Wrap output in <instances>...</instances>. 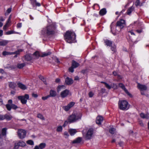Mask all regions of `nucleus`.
<instances>
[{
    "instance_id": "f257e3e1",
    "label": "nucleus",
    "mask_w": 149,
    "mask_h": 149,
    "mask_svg": "<svg viewBox=\"0 0 149 149\" xmlns=\"http://www.w3.org/2000/svg\"><path fill=\"white\" fill-rule=\"evenodd\" d=\"M125 26V20L123 19H120L118 21L116 24L117 26L119 27L120 29H123ZM113 22H112L110 25L111 32L114 35H115L119 31V30L117 29L116 28L115 29L114 28Z\"/></svg>"
},
{
    "instance_id": "f03ea898",
    "label": "nucleus",
    "mask_w": 149,
    "mask_h": 149,
    "mask_svg": "<svg viewBox=\"0 0 149 149\" xmlns=\"http://www.w3.org/2000/svg\"><path fill=\"white\" fill-rule=\"evenodd\" d=\"M55 30V26L53 24H51L44 28L42 31L41 33L44 36H49L54 34Z\"/></svg>"
},
{
    "instance_id": "7ed1b4c3",
    "label": "nucleus",
    "mask_w": 149,
    "mask_h": 149,
    "mask_svg": "<svg viewBox=\"0 0 149 149\" xmlns=\"http://www.w3.org/2000/svg\"><path fill=\"white\" fill-rule=\"evenodd\" d=\"M64 37L65 41L68 43H70L75 42L76 35L74 32L72 31L66 32Z\"/></svg>"
},
{
    "instance_id": "20e7f679",
    "label": "nucleus",
    "mask_w": 149,
    "mask_h": 149,
    "mask_svg": "<svg viewBox=\"0 0 149 149\" xmlns=\"http://www.w3.org/2000/svg\"><path fill=\"white\" fill-rule=\"evenodd\" d=\"M82 114L80 113L72 114L68 118V121L70 123H74L81 118Z\"/></svg>"
},
{
    "instance_id": "39448f33",
    "label": "nucleus",
    "mask_w": 149,
    "mask_h": 149,
    "mask_svg": "<svg viewBox=\"0 0 149 149\" xmlns=\"http://www.w3.org/2000/svg\"><path fill=\"white\" fill-rule=\"evenodd\" d=\"M128 102L125 100H120L118 102L119 108L122 110H126L128 109Z\"/></svg>"
},
{
    "instance_id": "423d86ee",
    "label": "nucleus",
    "mask_w": 149,
    "mask_h": 149,
    "mask_svg": "<svg viewBox=\"0 0 149 149\" xmlns=\"http://www.w3.org/2000/svg\"><path fill=\"white\" fill-rule=\"evenodd\" d=\"M12 102L13 101L12 100H9L8 101V104H6V107L8 111H10L11 109L15 110L18 108L17 106L12 104Z\"/></svg>"
},
{
    "instance_id": "0eeeda50",
    "label": "nucleus",
    "mask_w": 149,
    "mask_h": 149,
    "mask_svg": "<svg viewBox=\"0 0 149 149\" xmlns=\"http://www.w3.org/2000/svg\"><path fill=\"white\" fill-rule=\"evenodd\" d=\"M18 99L20 100L22 103L23 104H26L27 102V100L29 99V95L25 94L24 96H19L17 97Z\"/></svg>"
},
{
    "instance_id": "6e6552de",
    "label": "nucleus",
    "mask_w": 149,
    "mask_h": 149,
    "mask_svg": "<svg viewBox=\"0 0 149 149\" xmlns=\"http://www.w3.org/2000/svg\"><path fill=\"white\" fill-rule=\"evenodd\" d=\"M17 133L18 137L20 139H23L26 137V132L23 129H19L17 131Z\"/></svg>"
},
{
    "instance_id": "1a4fd4ad",
    "label": "nucleus",
    "mask_w": 149,
    "mask_h": 149,
    "mask_svg": "<svg viewBox=\"0 0 149 149\" xmlns=\"http://www.w3.org/2000/svg\"><path fill=\"white\" fill-rule=\"evenodd\" d=\"M93 128L89 129L87 131L85 138L86 139H89L91 138L93 133Z\"/></svg>"
},
{
    "instance_id": "9d476101",
    "label": "nucleus",
    "mask_w": 149,
    "mask_h": 149,
    "mask_svg": "<svg viewBox=\"0 0 149 149\" xmlns=\"http://www.w3.org/2000/svg\"><path fill=\"white\" fill-rule=\"evenodd\" d=\"M74 104V102H71L69 103L67 106H63V108L65 111H68L72 108Z\"/></svg>"
},
{
    "instance_id": "9b49d317",
    "label": "nucleus",
    "mask_w": 149,
    "mask_h": 149,
    "mask_svg": "<svg viewBox=\"0 0 149 149\" xmlns=\"http://www.w3.org/2000/svg\"><path fill=\"white\" fill-rule=\"evenodd\" d=\"M103 120V117L101 116H98L96 118V122L97 124L100 125L101 124Z\"/></svg>"
},
{
    "instance_id": "f8f14e48",
    "label": "nucleus",
    "mask_w": 149,
    "mask_h": 149,
    "mask_svg": "<svg viewBox=\"0 0 149 149\" xmlns=\"http://www.w3.org/2000/svg\"><path fill=\"white\" fill-rule=\"evenodd\" d=\"M137 87L141 91H146L147 89V87L145 85L141 84L139 83L138 84Z\"/></svg>"
},
{
    "instance_id": "ddd939ff",
    "label": "nucleus",
    "mask_w": 149,
    "mask_h": 149,
    "mask_svg": "<svg viewBox=\"0 0 149 149\" xmlns=\"http://www.w3.org/2000/svg\"><path fill=\"white\" fill-rule=\"evenodd\" d=\"M119 86L123 89L125 92L129 96H132V95L128 92L127 90L125 88L124 85L122 83H120L118 84Z\"/></svg>"
},
{
    "instance_id": "4468645a",
    "label": "nucleus",
    "mask_w": 149,
    "mask_h": 149,
    "mask_svg": "<svg viewBox=\"0 0 149 149\" xmlns=\"http://www.w3.org/2000/svg\"><path fill=\"white\" fill-rule=\"evenodd\" d=\"M101 83L104 84L105 87L108 89H110L111 88L114 87V83H111L110 85H109L108 83L104 82L102 81Z\"/></svg>"
},
{
    "instance_id": "2eb2a0df",
    "label": "nucleus",
    "mask_w": 149,
    "mask_h": 149,
    "mask_svg": "<svg viewBox=\"0 0 149 149\" xmlns=\"http://www.w3.org/2000/svg\"><path fill=\"white\" fill-rule=\"evenodd\" d=\"M69 91L68 90H65L62 92L61 93V97L63 98H64L66 97L69 94Z\"/></svg>"
},
{
    "instance_id": "dca6fc26",
    "label": "nucleus",
    "mask_w": 149,
    "mask_h": 149,
    "mask_svg": "<svg viewBox=\"0 0 149 149\" xmlns=\"http://www.w3.org/2000/svg\"><path fill=\"white\" fill-rule=\"evenodd\" d=\"M65 82L66 84L70 85L73 83V81L71 78L67 77L65 79Z\"/></svg>"
},
{
    "instance_id": "f3484780",
    "label": "nucleus",
    "mask_w": 149,
    "mask_h": 149,
    "mask_svg": "<svg viewBox=\"0 0 149 149\" xmlns=\"http://www.w3.org/2000/svg\"><path fill=\"white\" fill-rule=\"evenodd\" d=\"M7 130L6 128H4L2 129L1 131V135L2 136L5 137L6 134V132Z\"/></svg>"
},
{
    "instance_id": "a211bd4d",
    "label": "nucleus",
    "mask_w": 149,
    "mask_h": 149,
    "mask_svg": "<svg viewBox=\"0 0 149 149\" xmlns=\"http://www.w3.org/2000/svg\"><path fill=\"white\" fill-rule=\"evenodd\" d=\"M17 85L18 86V87L20 88L21 89L23 90H25L27 88L26 86H25V85L23 84L22 83L19 82L17 83Z\"/></svg>"
},
{
    "instance_id": "6ab92c4d",
    "label": "nucleus",
    "mask_w": 149,
    "mask_h": 149,
    "mask_svg": "<svg viewBox=\"0 0 149 149\" xmlns=\"http://www.w3.org/2000/svg\"><path fill=\"white\" fill-rule=\"evenodd\" d=\"M69 132L71 136H73L77 132V131L75 129H69Z\"/></svg>"
},
{
    "instance_id": "aec40b11",
    "label": "nucleus",
    "mask_w": 149,
    "mask_h": 149,
    "mask_svg": "<svg viewBox=\"0 0 149 149\" xmlns=\"http://www.w3.org/2000/svg\"><path fill=\"white\" fill-rule=\"evenodd\" d=\"M134 8L133 6H131L127 10V13L128 15H130L132 12L134 10Z\"/></svg>"
},
{
    "instance_id": "412c9836",
    "label": "nucleus",
    "mask_w": 149,
    "mask_h": 149,
    "mask_svg": "<svg viewBox=\"0 0 149 149\" xmlns=\"http://www.w3.org/2000/svg\"><path fill=\"white\" fill-rule=\"evenodd\" d=\"M56 95V92L53 90H51L50 91L49 95V97H54Z\"/></svg>"
},
{
    "instance_id": "4be33fe9",
    "label": "nucleus",
    "mask_w": 149,
    "mask_h": 149,
    "mask_svg": "<svg viewBox=\"0 0 149 149\" xmlns=\"http://www.w3.org/2000/svg\"><path fill=\"white\" fill-rule=\"evenodd\" d=\"M106 13V10L105 8H103L101 9L99 12L100 14L102 16H103L105 15Z\"/></svg>"
},
{
    "instance_id": "5701e85b",
    "label": "nucleus",
    "mask_w": 149,
    "mask_h": 149,
    "mask_svg": "<svg viewBox=\"0 0 149 149\" xmlns=\"http://www.w3.org/2000/svg\"><path fill=\"white\" fill-rule=\"evenodd\" d=\"M79 64L74 61H73L72 62V66L74 68H76L79 66Z\"/></svg>"
},
{
    "instance_id": "b1692460",
    "label": "nucleus",
    "mask_w": 149,
    "mask_h": 149,
    "mask_svg": "<svg viewBox=\"0 0 149 149\" xmlns=\"http://www.w3.org/2000/svg\"><path fill=\"white\" fill-rule=\"evenodd\" d=\"M81 140L82 138L80 137H79L73 141L72 143H79L81 141Z\"/></svg>"
},
{
    "instance_id": "393cba45",
    "label": "nucleus",
    "mask_w": 149,
    "mask_h": 149,
    "mask_svg": "<svg viewBox=\"0 0 149 149\" xmlns=\"http://www.w3.org/2000/svg\"><path fill=\"white\" fill-rule=\"evenodd\" d=\"M140 116L143 118H146L148 119L149 117L148 114H145L143 113H141L140 114Z\"/></svg>"
},
{
    "instance_id": "a878e982",
    "label": "nucleus",
    "mask_w": 149,
    "mask_h": 149,
    "mask_svg": "<svg viewBox=\"0 0 149 149\" xmlns=\"http://www.w3.org/2000/svg\"><path fill=\"white\" fill-rule=\"evenodd\" d=\"M25 59L27 61H31L32 58L31 56L29 54H26L25 56Z\"/></svg>"
},
{
    "instance_id": "bb28decb",
    "label": "nucleus",
    "mask_w": 149,
    "mask_h": 149,
    "mask_svg": "<svg viewBox=\"0 0 149 149\" xmlns=\"http://www.w3.org/2000/svg\"><path fill=\"white\" fill-rule=\"evenodd\" d=\"M8 41L6 40H2L1 41V45L5 46L8 43Z\"/></svg>"
},
{
    "instance_id": "cd10ccee",
    "label": "nucleus",
    "mask_w": 149,
    "mask_h": 149,
    "mask_svg": "<svg viewBox=\"0 0 149 149\" xmlns=\"http://www.w3.org/2000/svg\"><path fill=\"white\" fill-rule=\"evenodd\" d=\"M51 54V52H45L42 53V55L40 56L42 57H43L50 55Z\"/></svg>"
},
{
    "instance_id": "c85d7f7f",
    "label": "nucleus",
    "mask_w": 149,
    "mask_h": 149,
    "mask_svg": "<svg viewBox=\"0 0 149 149\" xmlns=\"http://www.w3.org/2000/svg\"><path fill=\"white\" fill-rule=\"evenodd\" d=\"M104 42L106 45L108 46H111L112 44V42L109 40H104Z\"/></svg>"
},
{
    "instance_id": "c756f323",
    "label": "nucleus",
    "mask_w": 149,
    "mask_h": 149,
    "mask_svg": "<svg viewBox=\"0 0 149 149\" xmlns=\"http://www.w3.org/2000/svg\"><path fill=\"white\" fill-rule=\"evenodd\" d=\"M16 84L14 82H10L9 83V86L10 88H15L16 86Z\"/></svg>"
},
{
    "instance_id": "7c9ffc66",
    "label": "nucleus",
    "mask_w": 149,
    "mask_h": 149,
    "mask_svg": "<svg viewBox=\"0 0 149 149\" xmlns=\"http://www.w3.org/2000/svg\"><path fill=\"white\" fill-rule=\"evenodd\" d=\"M33 55L34 57V58L37 59V58L39 56V53L38 52L36 51L34 52L33 54Z\"/></svg>"
},
{
    "instance_id": "2f4dec72",
    "label": "nucleus",
    "mask_w": 149,
    "mask_h": 149,
    "mask_svg": "<svg viewBox=\"0 0 149 149\" xmlns=\"http://www.w3.org/2000/svg\"><path fill=\"white\" fill-rule=\"evenodd\" d=\"M46 144L45 143H40L39 145V147L40 149H42L44 148L46 146Z\"/></svg>"
},
{
    "instance_id": "473e14b6",
    "label": "nucleus",
    "mask_w": 149,
    "mask_h": 149,
    "mask_svg": "<svg viewBox=\"0 0 149 149\" xmlns=\"http://www.w3.org/2000/svg\"><path fill=\"white\" fill-rule=\"evenodd\" d=\"M17 143L19 146H24L25 145V143L23 141H19Z\"/></svg>"
},
{
    "instance_id": "72a5a7b5",
    "label": "nucleus",
    "mask_w": 149,
    "mask_h": 149,
    "mask_svg": "<svg viewBox=\"0 0 149 149\" xmlns=\"http://www.w3.org/2000/svg\"><path fill=\"white\" fill-rule=\"evenodd\" d=\"M6 119L7 120H10L13 118V117L12 116L7 114H5Z\"/></svg>"
},
{
    "instance_id": "f704fd0d",
    "label": "nucleus",
    "mask_w": 149,
    "mask_h": 149,
    "mask_svg": "<svg viewBox=\"0 0 149 149\" xmlns=\"http://www.w3.org/2000/svg\"><path fill=\"white\" fill-rule=\"evenodd\" d=\"M18 32H15L13 31H7L5 32V34L6 35H10L13 33H18Z\"/></svg>"
},
{
    "instance_id": "c9c22d12",
    "label": "nucleus",
    "mask_w": 149,
    "mask_h": 149,
    "mask_svg": "<svg viewBox=\"0 0 149 149\" xmlns=\"http://www.w3.org/2000/svg\"><path fill=\"white\" fill-rule=\"evenodd\" d=\"M65 87L64 85L59 86L58 87L57 91L58 92L60 91L62 89L65 88Z\"/></svg>"
},
{
    "instance_id": "e433bc0d",
    "label": "nucleus",
    "mask_w": 149,
    "mask_h": 149,
    "mask_svg": "<svg viewBox=\"0 0 149 149\" xmlns=\"http://www.w3.org/2000/svg\"><path fill=\"white\" fill-rule=\"evenodd\" d=\"M25 64L24 63L18 64H17V67L19 69H21L22 68L24 67L25 66Z\"/></svg>"
},
{
    "instance_id": "4c0bfd02",
    "label": "nucleus",
    "mask_w": 149,
    "mask_h": 149,
    "mask_svg": "<svg viewBox=\"0 0 149 149\" xmlns=\"http://www.w3.org/2000/svg\"><path fill=\"white\" fill-rule=\"evenodd\" d=\"M22 49H19L18 50L16 51L15 52H11L12 54H16L17 55L19 54V53L20 52H22Z\"/></svg>"
},
{
    "instance_id": "58836bf2",
    "label": "nucleus",
    "mask_w": 149,
    "mask_h": 149,
    "mask_svg": "<svg viewBox=\"0 0 149 149\" xmlns=\"http://www.w3.org/2000/svg\"><path fill=\"white\" fill-rule=\"evenodd\" d=\"M2 54L3 56L11 55H12V53L11 52H7L6 51H4L3 52Z\"/></svg>"
},
{
    "instance_id": "ea45409f",
    "label": "nucleus",
    "mask_w": 149,
    "mask_h": 149,
    "mask_svg": "<svg viewBox=\"0 0 149 149\" xmlns=\"http://www.w3.org/2000/svg\"><path fill=\"white\" fill-rule=\"evenodd\" d=\"M26 143L29 145H34V142L32 140H29L26 141Z\"/></svg>"
},
{
    "instance_id": "a19ab883",
    "label": "nucleus",
    "mask_w": 149,
    "mask_h": 149,
    "mask_svg": "<svg viewBox=\"0 0 149 149\" xmlns=\"http://www.w3.org/2000/svg\"><path fill=\"white\" fill-rule=\"evenodd\" d=\"M135 5L136 6H141V4L140 3L139 0H137L135 2Z\"/></svg>"
},
{
    "instance_id": "79ce46f5",
    "label": "nucleus",
    "mask_w": 149,
    "mask_h": 149,
    "mask_svg": "<svg viewBox=\"0 0 149 149\" xmlns=\"http://www.w3.org/2000/svg\"><path fill=\"white\" fill-rule=\"evenodd\" d=\"M62 127L61 126H60L58 127L56 131L58 132H61L62 130Z\"/></svg>"
},
{
    "instance_id": "37998d69",
    "label": "nucleus",
    "mask_w": 149,
    "mask_h": 149,
    "mask_svg": "<svg viewBox=\"0 0 149 149\" xmlns=\"http://www.w3.org/2000/svg\"><path fill=\"white\" fill-rule=\"evenodd\" d=\"M115 129L114 128H111L109 130V132L110 133L112 134H114Z\"/></svg>"
},
{
    "instance_id": "c03bdc74",
    "label": "nucleus",
    "mask_w": 149,
    "mask_h": 149,
    "mask_svg": "<svg viewBox=\"0 0 149 149\" xmlns=\"http://www.w3.org/2000/svg\"><path fill=\"white\" fill-rule=\"evenodd\" d=\"M37 117L42 120H44V118L43 117V116L40 113H38L37 115Z\"/></svg>"
},
{
    "instance_id": "a18cd8bd",
    "label": "nucleus",
    "mask_w": 149,
    "mask_h": 149,
    "mask_svg": "<svg viewBox=\"0 0 149 149\" xmlns=\"http://www.w3.org/2000/svg\"><path fill=\"white\" fill-rule=\"evenodd\" d=\"M31 1V4L33 5V7H34L35 6L36 3V0H30Z\"/></svg>"
},
{
    "instance_id": "49530a36",
    "label": "nucleus",
    "mask_w": 149,
    "mask_h": 149,
    "mask_svg": "<svg viewBox=\"0 0 149 149\" xmlns=\"http://www.w3.org/2000/svg\"><path fill=\"white\" fill-rule=\"evenodd\" d=\"M111 50L114 52H115L116 51V47L115 46H112L111 48Z\"/></svg>"
},
{
    "instance_id": "de8ad7c7",
    "label": "nucleus",
    "mask_w": 149,
    "mask_h": 149,
    "mask_svg": "<svg viewBox=\"0 0 149 149\" xmlns=\"http://www.w3.org/2000/svg\"><path fill=\"white\" fill-rule=\"evenodd\" d=\"M74 68L73 67L71 66V67L69 69V71L71 72H73L74 71Z\"/></svg>"
},
{
    "instance_id": "09e8293b",
    "label": "nucleus",
    "mask_w": 149,
    "mask_h": 149,
    "mask_svg": "<svg viewBox=\"0 0 149 149\" xmlns=\"http://www.w3.org/2000/svg\"><path fill=\"white\" fill-rule=\"evenodd\" d=\"M39 78L40 79L42 80V81H43L45 84H46V82H45L44 80H45V79L44 78H43V77L42 76H41V75H40L39 76Z\"/></svg>"
},
{
    "instance_id": "8fccbe9b",
    "label": "nucleus",
    "mask_w": 149,
    "mask_h": 149,
    "mask_svg": "<svg viewBox=\"0 0 149 149\" xmlns=\"http://www.w3.org/2000/svg\"><path fill=\"white\" fill-rule=\"evenodd\" d=\"M64 136H65V138H68V136H69V135L68 133L66 132H64Z\"/></svg>"
},
{
    "instance_id": "3c124183",
    "label": "nucleus",
    "mask_w": 149,
    "mask_h": 149,
    "mask_svg": "<svg viewBox=\"0 0 149 149\" xmlns=\"http://www.w3.org/2000/svg\"><path fill=\"white\" fill-rule=\"evenodd\" d=\"M19 146L18 145L17 143H15L13 149H17L19 148Z\"/></svg>"
},
{
    "instance_id": "603ef678",
    "label": "nucleus",
    "mask_w": 149,
    "mask_h": 149,
    "mask_svg": "<svg viewBox=\"0 0 149 149\" xmlns=\"http://www.w3.org/2000/svg\"><path fill=\"white\" fill-rule=\"evenodd\" d=\"M11 18V16L10 15L8 17V19L7 21L6 22V23L9 24L10 22V19Z\"/></svg>"
},
{
    "instance_id": "864d4df0",
    "label": "nucleus",
    "mask_w": 149,
    "mask_h": 149,
    "mask_svg": "<svg viewBox=\"0 0 149 149\" xmlns=\"http://www.w3.org/2000/svg\"><path fill=\"white\" fill-rule=\"evenodd\" d=\"M49 96L48 95L45 97H42V99L43 100H47L48 98L49 97Z\"/></svg>"
},
{
    "instance_id": "5fc2aeb1",
    "label": "nucleus",
    "mask_w": 149,
    "mask_h": 149,
    "mask_svg": "<svg viewBox=\"0 0 149 149\" xmlns=\"http://www.w3.org/2000/svg\"><path fill=\"white\" fill-rule=\"evenodd\" d=\"M6 119L5 115H1V120Z\"/></svg>"
},
{
    "instance_id": "6e6d98bb",
    "label": "nucleus",
    "mask_w": 149,
    "mask_h": 149,
    "mask_svg": "<svg viewBox=\"0 0 149 149\" xmlns=\"http://www.w3.org/2000/svg\"><path fill=\"white\" fill-rule=\"evenodd\" d=\"M93 95H94L93 93L92 92H90L88 94L89 96L90 97H92L93 96Z\"/></svg>"
},
{
    "instance_id": "4d7b16f0",
    "label": "nucleus",
    "mask_w": 149,
    "mask_h": 149,
    "mask_svg": "<svg viewBox=\"0 0 149 149\" xmlns=\"http://www.w3.org/2000/svg\"><path fill=\"white\" fill-rule=\"evenodd\" d=\"M22 26V24L21 23H18L17 24V27L18 28H20Z\"/></svg>"
},
{
    "instance_id": "13d9d810",
    "label": "nucleus",
    "mask_w": 149,
    "mask_h": 149,
    "mask_svg": "<svg viewBox=\"0 0 149 149\" xmlns=\"http://www.w3.org/2000/svg\"><path fill=\"white\" fill-rule=\"evenodd\" d=\"M12 10V8H8L7 10V12L8 13H10V12Z\"/></svg>"
},
{
    "instance_id": "bf43d9fd",
    "label": "nucleus",
    "mask_w": 149,
    "mask_h": 149,
    "mask_svg": "<svg viewBox=\"0 0 149 149\" xmlns=\"http://www.w3.org/2000/svg\"><path fill=\"white\" fill-rule=\"evenodd\" d=\"M32 96L36 98L38 97V95L37 94L33 93L32 94Z\"/></svg>"
},
{
    "instance_id": "052dcab7",
    "label": "nucleus",
    "mask_w": 149,
    "mask_h": 149,
    "mask_svg": "<svg viewBox=\"0 0 149 149\" xmlns=\"http://www.w3.org/2000/svg\"><path fill=\"white\" fill-rule=\"evenodd\" d=\"M35 6H40V4L39 3L36 2V4H35Z\"/></svg>"
},
{
    "instance_id": "680f3d73",
    "label": "nucleus",
    "mask_w": 149,
    "mask_h": 149,
    "mask_svg": "<svg viewBox=\"0 0 149 149\" xmlns=\"http://www.w3.org/2000/svg\"><path fill=\"white\" fill-rule=\"evenodd\" d=\"M118 144H119L120 146H123V142L120 141L118 143Z\"/></svg>"
},
{
    "instance_id": "e2e57ef3",
    "label": "nucleus",
    "mask_w": 149,
    "mask_h": 149,
    "mask_svg": "<svg viewBox=\"0 0 149 149\" xmlns=\"http://www.w3.org/2000/svg\"><path fill=\"white\" fill-rule=\"evenodd\" d=\"M60 81V79L58 78H57V79H56L55 80V82L56 83H58Z\"/></svg>"
},
{
    "instance_id": "0e129e2a",
    "label": "nucleus",
    "mask_w": 149,
    "mask_h": 149,
    "mask_svg": "<svg viewBox=\"0 0 149 149\" xmlns=\"http://www.w3.org/2000/svg\"><path fill=\"white\" fill-rule=\"evenodd\" d=\"M113 74L115 76L118 75L116 71H114L113 72Z\"/></svg>"
},
{
    "instance_id": "69168bd1",
    "label": "nucleus",
    "mask_w": 149,
    "mask_h": 149,
    "mask_svg": "<svg viewBox=\"0 0 149 149\" xmlns=\"http://www.w3.org/2000/svg\"><path fill=\"white\" fill-rule=\"evenodd\" d=\"M128 32L130 33L132 35H135L134 33L132 31H129Z\"/></svg>"
},
{
    "instance_id": "338daca9",
    "label": "nucleus",
    "mask_w": 149,
    "mask_h": 149,
    "mask_svg": "<svg viewBox=\"0 0 149 149\" xmlns=\"http://www.w3.org/2000/svg\"><path fill=\"white\" fill-rule=\"evenodd\" d=\"M55 62L57 63H59L60 62L58 58H56L55 59Z\"/></svg>"
},
{
    "instance_id": "774afa93",
    "label": "nucleus",
    "mask_w": 149,
    "mask_h": 149,
    "mask_svg": "<svg viewBox=\"0 0 149 149\" xmlns=\"http://www.w3.org/2000/svg\"><path fill=\"white\" fill-rule=\"evenodd\" d=\"M33 149H40L39 147L38 146H36Z\"/></svg>"
}]
</instances>
